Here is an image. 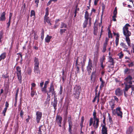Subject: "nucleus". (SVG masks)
Here are the masks:
<instances>
[{"mask_svg":"<svg viewBox=\"0 0 134 134\" xmlns=\"http://www.w3.org/2000/svg\"><path fill=\"white\" fill-rule=\"evenodd\" d=\"M93 119L94 120L93 121V118H91L89 121V126H91L93 124V126L95 129H97L99 126V119L96 116V113L94 111L93 113Z\"/></svg>","mask_w":134,"mask_h":134,"instance_id":"obj_1","label":"nucleus"},{"mask_svg":"<svg viewBox=\"0 0 134 134\" xmlns=\"http://www.w3.org/2000/svg\"><path fill=\"white\" fill-rule=\"evenodd\" d=\"M128 27H130V25L128 24H126L123 28V34L125 37H129L131 35V32L129 31Z\"/></svg>","mask_w":134,"mask_h":134,"instance_id":"obj_2","label":"nucleus"},{"mask_svg":"<svg viewBox=\"0 0 134 134\" xmlns=\"http://www.w3.org/2000/svg\"><path fill=\"white\" fill-rule=\"evenodd\" d=\"M81 91V87L79 85H75L74 88V94L75 97L78 99Z\"/></svg>","mask_w":134,"mask_h":134,"instance_id":"obj_3","label":"nucleus"},{"mask_svg":"<svg viewBox=\"0 0 134 134\" xmlns=\"http://www.w3.org/2000/svg\"><path fill=\"white\" fill-rule=\"evenodd\" d=\"M121 109L120 107H118L116 109H114L112 111L113 115H115L117 114V116L120 117L121 118L122 117V113L121 110Z\"/></svg>","mask_w":134,"mask_h":134,"instance_id":"obj_4","label":"nucleus"},{"mask_svg":"<svg viewBox=\"0 0 134 134\" xmlns=\"http://www.w3.org/2000/svg\"><path fill=\"white\" fill-rule=\"evenodd\" d=\"M93 67L92 62L90 59H89L88 65L87 67V69L89 74L91 73Z\"/></svg>","mask_w":134,"mask_h":134,"instance_id":"obj_5","label":"nucleus"},{"mask_svg":"<svg viewBox=\"0 0 134 134\" xmlns=\"http://www.w3.org/2000/svg\"><path fill=\"white\" fill-rule=\"evenodd\" d=\"M49 91L47 93V96L48 97H50V95L49 93H51L52 95H53L55 96V91H54V86L52 83L51 84L50 87L49 88Z\"/></svg>","mask_w":134,"mask_h":134,"instance_id":"obj_6","label":"nucleus"},{"mask_svg":"<svg viewBox=\"0 0 134 134\" xmlns=\"http://www.w3.org/2000/svg\"><path fill=\"white\" fill-rule=\"evenodd\" d=\"M16 70L18 79H19L20 83H21V76L20 68L19 66H17L16 68Z\"/></svg>","mask_w":134,"mask_h":134,"instance_id":"obj_7","label":"nucleus"},{"mask_svg":"<svg viewBox=\"0 0 134 134\" xmlns=\"http://www.w3.org/2000/svg\"><path fill=\"white\" fill-rule=\"evenodd\" d=\"M46 129L44 126L41 125L39 128L37 132L38 134H46Z\"/></svg>","mask_w":134,"mask_h":134,"instance_id":"obj_8","label":"nucleus"},{"mask_svg":"<svg viewBox=\"0 0 134 134\" xmlns=\"http://www.w3.org/2000/svg\"><path fill=\"white\" fill-rule=\"evenodd\" d=\"M62 117L59 115H57L56 117L55 124H58L59 127H61L62 122Z\"/></svg>","mask_w":134,"mask_h":134,"instance_id":"obj_9","label":"nucleus"},{"mask_svg":"<svg viewBox=\"0 0 134 134\" xmlns=\"http://www.w3.org/2000/svg\"><path fill=\"white\" fill-rule=\"evenodd\" d=\"M42 113L39 111L36 112V120L37 123L39 122L42 116Z\"/></svg>","mask_w":134,"mask_h":134,"instance_id":"obj_10","label":"nucleus"},{"mask_svg":"<svg viewBox=\"0 0 134 134\" xmlns=\"http://www.w3.org/2000/svg\"><path fill=\"white\" fill-rule=\"evenodd\" d=\"M68 122L69 125V131L70 133H71V128L72 127V122L71 120V116L68 118Z\"/></svg>","mask_w":134,"mask_h":134,"instance_id":"obj_11","label":"nucleus"},{"mask_svg":"<svg viewBox=\"0 0 134 134\" xmlns=\"http://www.w3.org/2000/svg\"><path fill=\"white\" fill-rule=\"evenodd\" d=\"M132 77L131 76H128L124 79L126 82L125 83H126L127 84H129L130 85L132 84Z\"/></svg>","mask_w":134,"mask_h":134,"instance_id":"obj_12","label":"nucleus"},{"mask_svg":"<svg viewBox=\"0 0 134 134\" xmlns=\"http://www.w3.org/2000/svg\"><path fill=\"white\" fill-rule=\"evenodd\" d=\"M85 20H88L89 19V25L91 26V19L89 16V14L88 12L86 11L85 13Z\"/></svg>","mask_w":134,"mask_h":134,"instance_id":"obj_13","label":"nucleus"},{"mask_svg":"<svg viewBox=\"0 0 134 134\" xmlns=\"http://www.w3.org/2000/svg\"><path fill=\"white\" fill-rule=\"evenodd\" d=\"M115 93L116 96H120L122 95L123 92L122 90L119 88H118L115 90Z\"/></svg>","mask_w":134,"mask_h":134,"instance_id":"obj_14","label":"nucleus"},{"mask_svg":"<svg viewBox=\"0 0 134 134\" xmlns=\"http://www.w3.org/2000/svg\"><path fill=\"white\" fill-rule=\"evenodd\" d=\"M57 98L55 96H54V99L53 101L52 102V105L54 107V108L55 110L57 109Z\"/></svg>","mask_w":134,"mask_h":134,"instance_id":"obj_15","label":"nucleus"},{"mask_svg":"<svg viewBox=\"0 0 134 134\" xmlns=\"http://www.w3.org/2000/svg\"><path fill=\"white\" fill-rule=\"evenodd\" d=\"M102 134H107V128L105 125L102 126Z\"/></svg>","mask_w":134,"mask_h":134,"instance_id":"obj_16","label":"nucleus"},{"mask_svg":"<svg viewBox=\"0 0 134 134\" xmlns=\"http://www.w3.org/2000/svg\"><path fill=\"white\" fill-rule=\"evenodd\" d=\"M115 102L114 100H111L109 102V105L111 108L112 111L114 110L113 109L114 108L115 105Z\"/></svg>","mask_w":134,"mask_h":134,"instance_id":"obj_17","label":"nucleus"},{"mask_svg":"<svg viewBox=\"0 0 134 134\" xmlns=\"http://www.w3.org/2000/svg\"><path fill=\"white\" fill-rule=\"evenodd\" d=\"M9 104L7 102H5V107L4 108V110L2 111V113L3 115L4 116H5V113L7 110L8 108L9 107Z\"/></svg>","mask_w":134,"mask_h":134,"instance_id":"obj_18","label":"nucleus"},{"mask_svg":"<svg viewBox=\"0 0 134 134\" xmlns=\"http://www.w3.org/2000/svg\"><path fill=\"white\" fill-rule=\"evenodd\" d=\"M34 67H39V62L38 58L35 57L34 60Z\"/></svg>","mask_w":134,"mask_h":134,"instance_id":"obj_19","label":"nucleus"},{"mask_svg":"<svg viewBox=\"0 0 134 134\" xmlns=\"http://www.w3.org/2000/svg\"><path fill=\"white\" fill-rule=\"evenodd\" d=\"M34 70L36 75H38L40 74L39 67H34Z\"/></svg>","mask_w":134,"mask_h":134,"instance_id":"obj_20","label":"nucleus"},{"mask_svg":"<svg viewBox=\"0 0 134 134\" xmlns=\"http://www.w3.org/2000/svg\"><path fill=\"white\" fill-rule=\"evenodd\" d=\"M44 23L45 24L46 22H47L50 25H51V23H50V20L49 19V18L48 16L44 17Z\"/></svg>","mask_w":134,"mask_h":134,"instance_id":"obj_21","label":"nucleus"},{"mask_svg":"<svg viewBox=\"0 0 134 134\" xmlns=\"http://www.w3.org/2000/svg\"><path fill=\"white\" fill-rule=\"evenodd\" d=\"M5 12H3L0 18V20L1 21H5Z\"/></svg>","mask_w":134,"mask_h":134,"instance_id":"obj_22","label":"nucleus"},{"mask_svg":"<svg viewBox=\"0 0 134 134\" xmlns=\"http://www.w3.org/2000/svg\"><path fill=\"white\" fill-rule=\"evenodd\" d=\"M133 128L132 126H130L126 131V134H130L133 131Z\"/></svg>","mask_w":134,"mask_h":134,"instance_id":"obj_23","label":"nucleus"},{"mask_svg":"<svg viewBox=\"0 0 134 134\" xmlns=\"http://www.w3.org/2000/svg\"><path fill=\"white\" fill-rule=\"evenodd\" d=\"M108 59L109 60L108 62L111 63V65H113L114 64V62L113 58H112L111 56H109L108 57Z\"/></svg>","mask_w":134,"mask_h":134,"instance_id":"obj_24","label":"nucleus"},{"mask_svg":"<svg viewBox=\"0 0 134 134\" xmlns=\"http://www.w3.org/2000/svg\"><path fill=\"white\" fill-rule=\"evenodd\" d=\"M132 71V69L126 68L124 70V72L125 74H129L130 73L131 71Z\"/></svg>","mask_w":134,"mask_h":134,"instance_id":"obj_25","label":"nucleus"},{"mask_svg":"<svg viewBox=\"0 0 134 134\" xmlns=\"http://www.w3.org/2000/svg\"><path fill=\"white\" fill-rule=\"evenodd\" d=\"M125 40L128 46L131 47V41L129 37H125Z\"/></svg>","mask_w":134,"mask_h":134,"instance_id":"obj_26","label":"nucleus"},{"mask_svg":"<svg viewBox=\"0 0 134 134\" xmlns=\"http://www.w3.org/2000/svg\"><path fill=\"white\" fill-rule=\"evenodd\" d=\"M52 38V36H49L48 35H47L45 39L46 42L47 43H49L50 42V39Z\"/></svg>","mask_w":134,"mask_h":134,"instance_id":"obj_27","label":"nucleus"},{"mask_svg":"<svg viewBox=\"0 0 134 134\" xmlns=\"http://www.w3.org/2000/svg\"><path fill=\"white\" fill-rule=\"evenodd\" d=\"M124 84L125 85V87L124 91H127L129 88H131V85H128L127 84L125 83V82Z\"/></svg>","mask_w":134,"mask_h":134,"instance_id":"obj_28","label":"nucleus"},{"mask_svg":"<svg viewBox=\"0 0 134 134\" xmlns=\"http://www.w3.org/2000/svg\"><path fill=\"white\" fill-rule=\"evenodd\" d=\"M98 28L95 25V23L94 24V34L95 35H97L98 32Z\"/></svg>","mask_w":134,"mask_h":134,"instance_id":"obj_29","label":"nucleus"},{"mask_svg":"<svg viewBox=\"0 0 134 134\" xmlns=\"http://www.w3.org/2000/svg\"><path fill=\"white\" fill-rule=\"evenodd\" d=\"M5 57V54L3 53L0 56V62L2 60L4 59Z\"/></svg>","mask_w":134,"mask_h":134,"instance_id":"obj_30","label":"nucleus"},{"mask_svg":"<svg viewBox=\"0 0 134 134\" xmlns=\"http://www.w3.org/2000/svg\"><path fill=\"white\" fill-rule=\"evenodd\" d=\"M88 23V20H85L83 24V28H85Z\"/></svg>","mask_w":134,"mask_h":134,"instance_id":"obj_31","label":"nucleus"},{"mask_svg":"<svg viewBox=\"0 0 134 134\" xmlns=\"http://www.w3.org/2000/svg\"><path fill=\"white\" fill-rule=\"evenodd\" d=\"M107 44H103V49L102 50V52L103 53L105 52L106 50V47L107 46Z\"/></svg>","mask_w":134,"mask_h":134,"instance_id":"obj_32","label":"nucleus"},{"mask_svg":"<svg viewBox=\"0 0 134 134\" xmlns=\"http://www.w3.org/2000/svg\"><path fill=\"white\" fill-rule=\"evenodd\" d=\"M45 11L46 13L44 17H47L48 16L49 14L48 8V7L46 9Z\"/></svg>","mask_w":134,"mask_h":134,"instance_id":"obj_33","label":"nucleus"},{"mask_svg":"<svg viewBox=\"0 0 134 134\" xmlns=\"http://www.w3.org/2000/svg\"><path fill=\"white\" fill-rule=\"evenodd\" d=\"M67 27V25L66 24H65L63 23H61V24L60 25V28H66Z\"/></svg>","mask_w":134,"mask_h":134,"instance_id":"obj_34","label":"nucleus"},{"mask_svg":"<svg viewBox=\"0 0 134 134\" xmlns=\"http://www.w3.org/2000/svg\"><path fill=\"white\" fill-rule=\"evenodd\" d=\"M120 45L122 46V47L125 48L126 50H127V46L123 42L121 43H120Z\"/></svg>","mask_w":134,"mask_h":134,"instance_id":"obj_35","label":"nucleus"},{"mask_svg":"<svg viewBox=\"0 0 134 134\" xmlns=\"http://www.w3.org/2000/svg\"><path fill=\"white\" fill-rule=\"evenodd\" d=\"M82 59V58L81 57H78L77 58V59H76V65L78 63V61H79L80 60V61H81Z\"/></svg>","mask_w":134,"mask_h":134,"instance_id":"obj_36","label":"nucleus"},{"mask_svg":"<svg viewBox=\"0 0 134 134\" xmlns=\"http://www.w3.org/2000/svg\"><path fill=\"white\" fill-rule=\"evenodd\" d=\"M41 91L44 93H46L47 92L46 88L44 87L42 88Z\"/></svg>","mask_w":134,"mask_h":134,"instance_id":"obj_37","label":"nucleus"},{"mask_svg":"<svg viewBox=\"0 0 134 134\" xmlns=\"http://www.w3.org/2000/svg\"><path fill=\"white\" fill-rule=\"evenodd\" d=\"M105 57L104 56H103L100 59V63H103L105 60Z\"/></svg>","mask_w":134,"mask_h":134,"instance_id":"obj_38","label":"nucleus"},{"mask_svg":"<svg viewBox=\"0 0 134 134\" xmlns=\"http://www.w3.org/2000/svg\"><path fill=\"white\" fill-rule=\"evenodd\" d=\"M19 89H18L16 91L15 94V100H16V102H17V98L18 97V93Z\"/></svg>","mask_w":134,"mask_h":134,"instance_id":"obj_39","label":"nucleus"},{"mask_svg":"<svg viewBox=\"0 0 134 134\" xmlns=\"http://www.w3.org/2000/svg\"><path fill=\"white\" fill-rule=\"evenodd\" d=\"M108 119L109 120V121L110 122V123H111L112 122V118L111 116H110V115L109 113H108Z\"/></svg>","mask_w":134,"mask_h":134,"instance_id":"obj_40","label":"nucleus"},{"mask_svg":"<svg viewBox=\"0 0 134 134\" xmlns=\"http://www.w3.org/2000/svg\"><path fill=\"white\" fill-rule=\"evenodd\" d=\"M35 16V13L34 10H32L31 12V15L30 16L31 17L32 16Z\"/></svg>","mask_w":134,"mask_h":134,"instance_id":"obj_41","label":"nucleus"},{"mask_svg":"<svg viewBox=\"0 0 134 134\" xmlns=\"http://www.w3.org/2000/svg\"><path fill=\"white\" fill-rule=\"evenodd\" d=\"M118 55L119 56V58L120 59H121L123 57L124 55L121 52L118 54Z\"/></svg>","mask_w":134,"mask_h":134,"instance_id":"obj_42","label":"nucleus"},{"mask_svg":"<svg viewBox=\"0 0 134 134\" xmlns=\"http://www.w3.org/2000/svg\"><path fill=\"white\" fill-rule=\"evenodd\" d=\"M35 93V91L32 90L31 91V95L32 97H33Z\"/></svg>","mask_w":134,"mask_h":134,"instance_id":"obj_43","label":"nucleus"},{"mask_svg":"<svg viewBox=\"0 0 134 134\" xmlns=\"http://www.w3.org/2000/svg\"><path fill=\"white\" fill-rule=\"evenodd\" d=\"M44 31L43 30H42V31L41 33V39L43 40L44 38Z\"/></svg>","mask_w":134,"mask_h":134,"instance_id":"obj_44","label":"nucleus"},{"mask_svg":"<svg viewBox=\"0 0 134 134\" xmlns=\"http://www.w3.org/2000/svg\"><path fill=\"white\" fill-rule=\"evenodd\" d=\"M66 30L65 29H61L60 30V32L61 34H62L63 33L65 32Z\"/></svg>","mask_w":134,"mask_h":134,"instance_id":"obj_45","label":"nucleus"},{"mask_svg":"<svg viewBox=\"0 0 134 134\" xmlns=\"http://www.w3.org/2000/svg\"><path fill=\"white\" fill-rule=\"evenodd\" d=\"M34 39L37 40L38 38V36L36 33H35L34 34Z\"/></svg>","mask_w":134,"mask_h":134,"instance_id":"obj_46","label":"nucleus"},{"mask_svg":"<svg viewBox=\"0 0 134 134\" xmlns=\"http://www.w3.org/2000/svg\"><path fill=\"white\" fill-rule=\"evenodd\" d=\"M98 97V95H97V93H96V96H95L93 100V103H94L95 102L96 100L97 99V98Z\"/></svg>","mask_w":134,"mask_h":134,"instance_id":"obj_47","label":"nucleus"},{"mask_svg":"<svg viewBox=\"0 0 134 134\" xmlns=\"http://www.w3.org/2000/svg\"><path fill=\"white\" fill-rule=\"evenodd\" d=\"M27 73L29 74L30 75L31 74V72H32V70L30 68H29L28 70H27Z\"/></svg>","mask_w":134,"mask_h":134,"instance_id":"obj_48","label":"nucleus"},{"mask_svg":"<svg viewBox=\"0 0 134 134\" xmlns=\"http://www.w3.org/2000/svg\"><path fill=\"white\" fill-rule=\"evenodd\" d=\"M119 39L118 38H116L115 42L116 44V46H117L118 44Z\"/></svg>","mask_w":134,"mask_h":134,"instance_id":"obj_49","label":"nucleus"},{"mask_svg":"<svg viewBox=\"0 0 134 134\" xmlns=\"http://www.w3.org/2000/svg\"><path fill=\"white\" fill-rule=\"evenodd\" d=\"M108 37L109 38H112V35L111 33V32L110 31H109L108 32Z\"/></svg>","mask_w":134,"mask_h":134,"instance_id":"obj_50","label":"nucleus"},{"mask_svg":"<svg viewBox=\"0 0 134 134\" xmlns=\"http://www.w3.org/2000/svg\"><path fill=\"white\" fill-rule=\"evenodd\" d=\"M49 82L48 81H46L44 83V88H47V85L48 83Z\"/></svg>","mask_w":134,"mask_h":134,"instance_id":"obj_51","label":"nucleus"},{"mask_svg":"<svg viewBox=\"0 0 134 134\" xmlns=\"http://www.w3.org/2000/svg\"><path fill=\"white\" fill-rule=\"evenodd\" d=\"M62 91L63 87L62 86H60V91L59 92V93L60 94H62Z\"/></svg>","mask_w":134,"mask_h":134,"instance_id":"obj_52","label":"nucleus"},{"mask_svg":"<svg viewBox=\"0 0 134 134\" xmlns=\"http://www.w3.org/2000/svg\"><path fill=\"white\" fill-rule=\"evenodd\" d=\"M104 82L103 81L101 82V83L100 86V87L102 88L104 86Z\"/></svg>","mask_w":134,"mask_h":134,"instance_id":"obj_53","label":"nucleus"},{"mask_svg":"<svg viewBox=\"0 0 134 134\" xmlns=\"http://www.w3.org/2000/svg\"><path fill=\"white\" fill-rule=\"evenodd\" d=\"M35 3L36 4V6L37 7H38V4L39 2V0H35Z\"/></svg>","mask_w":134,"mask_h":134,"instance_id":"obj_54","label":"nucleus"},{"mask_svg":"<svg viewBox=\"0 0 134 134\" xmlns=\"http://www.w3.org/2000/svg\"><path fill=\"white\" fill-rule=\"evenodd\" d=\"M30 116L29 115L28 116V118L26 119V122H28L29 121V120L30 119Z\"/></svg>","mask_w":134,"mask_h":134,"instance_id":"obj_55","label":"nucleus"},{"mask_svg":"<svg viewBox=\"0 0 134 134\" xmlns=\"http://www.w3.org/2000/svg\"><path fill=\"white\" fill-rule=\"evenodd\" d=\"M113 97H114L115 100H116L117 102H118L119 101V99L116 96H114Z\"/></svg>","mask_w":134,"mask_h":134,"instance_id":"obj_56","label":"nucleus"},{"mask_svg":"<svg viewBox=\"0 0 134 134\" xmlns=\"http://www.w3.org/2000/svg\"><path fill=\"white\" fill-rule=\"evenodd\" d=\"M131 88L132 91L131 92V93H132V92L134 91V85H131Z\"/></svg>","mask_w":134,"mask_h":134,"instance_id":"obj_57","label":"nucleus"},{"mask_svg":"<svg viewBox=\"0 0 134 134\" xmlns=\"http://www.w3.org/2000/svg\"><path fill=\"white\" fill-rule=\"evenodd\" d=\"M23 112L22 111V110H21L20 111V115L21 116V117L22 118H23Z\"/></svg>","mask_w":134,"mask_h":134,"instance_id":"obj_58","label":"nucleus"},{"mask_svg":"<svg viewBox=\"0 0 134 134\" xmlns=\"http://www.w3.org/2000/svg\"><path fill=\"white\" fill-rule=\"evenodd\" d=\"M103 17V14H102L101 16V22L99 24V26L100 27L102 26V19Z\"/></svg>","mask_w":134,"mask_h":134,"instance_id":"obj_59","label":"nucleus"},{"mask_svg":"<svg viewBox=\"0 0 134 134\" xmlns=\"http://www.w3.org/2000/svg\"><path fill=\"white\" fill-rule=\"evenodd\" d=\"M81 122L80 124H83V121H84V117L82 116V118H81Z\"/></svg>","mask_w":134,"mask_h":134,"instance_id":"obj_60","label":"nucleus"},{"mask_svg":"<svg viewBox=\"0 0 134 134\" xmlns=\"http://www.w3.org/2000/svg\"><path fill=\"white\" fill-rule=\"evenodd\" d=\"M109 41V39L107 37L105 39V43H104V44H106L107 45L108 42V41Z\"/></svg>","mask_w":134,"mask_h":134,"instance_id":"obj_61","label":"nucleus"},{"mask_svg":"<svg viewBox=\"0 0 134 134\" xmlns=\"http://www.w3.org/2000/svg\"><path fill=\"white\" fill-rule=\"evenodd\" d=\"M117 14V11H114L113 16H114V17H115V16H116Z\"/></svg>","mask_w":134,"mask_h":134,"instance_id":"obj_62","label":"nucleus"},{"mask_svg":"<svg viewBox=\"0 0 134 134\" xmlns=\"http://www.w3.org/2000/svg\"><path fill=\"white\" fill-rule=\"evenodd\" d=\"M98 0H94V4L95 5H96L97 4V3L98 2Z\"/></svg>","mask_w":134,"mask_h":134,"instance_id":"obj_63","label":"nucleus"},{"mask_svg":"<svg viewBox=\"0 0 134 134\" xmlns=\"http://www.w3.org/2000/svg\"><path fill=\"white\" fill-rule=\"evenodd\" d=\"M101 67L103 69L104 68L105 65H104L103 63H100Z\"/></svg>","mask_w":134,"mask_h":134,"instance_id":"obj_64","label":"nucleus"}]
</instances>
